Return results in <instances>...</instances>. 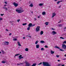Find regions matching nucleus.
I'll use <instances>...</instances> for the list:
<instances>
[{"label": "nucleus", "instance_id": "obj_43", "mask_svg": "<svg viewBox=\"0 0 66 66\" xmlns=\"http://www.w3.org/2000/svg\"><path fill=\"white\" fill-rule=\"evenodd\" d=\"M40 17V15L39 16H38V18H39Z\"/></svg>", "mask_w": 66, "mask_h": 66}, {"label": "nucleus", "instance_id": "obj_51", "mask_svg": "<svg viewBox=\"0 0 66 66\" xmlns=\"http://www.w3.org/2000/svg\"><path fill=\"white\" fill-rule=\"evenodd\" d=\"M61 7V6L60 5L59 6V8H60V7Z\"/></svg>", "mask_w": 66, "mask_h": 66}, {"label": "nucleus", "instance_id": "obj_47", "mask_svg": "<svg viewBox=\"0 0 66 66\" xmlns=\"http://www.w3.org/2000/svg\"><path fill=\"white\" fill-rule=\"evenodd\" d=\"M45 48H48V46H47V45H46L45 46Z\"/></svg>", "mask_w": 66, "mask_h": 66}, {"label": "nucleus", "instance_id": "obj_56", "mask_svg": "<svg viewBox=\"0 0 66 66\" xmlns=\"http://www.w3.org/2000/svg\"><path fill=\"white\" fill-rule=\"evenodd\" d=\"M6 6V5H4V6Z\"/></svg>", "mask_w": 66, "mask_h": 66}, {"label": "nucleus", "instance_id": "obj_64", "mask_svg": "<svg viewBox=\"0 0 66 66\" xmlns=\"http://www.w3.org/2000/svg\"><path fill=\"white\" fill-rule=\"evenodd\" d=\"M59 2H62V1H59Z\"/></svg>", "mask_w": 66, "mask_h": 66}, {"label": "nucleus", "instance_id": "obj_52", "mask_svg": "<svg viewBox=\"0 0 66 66\" xmlns=\"http://www.w3.org/2000/svg\"><path fill=\"white\" fill-rule=\"evenodd\" d=\"M6 31H9V30L7 29H6Z\"/></svg>", "mask_w": 66, "mask_h": 66}, {"label": "nucleus", "instance_id": "obj_12", "mask_svg": "<svg viewBox=\"0 0 66 66\" xmlns=\"http://www.w3.org/2000/svg\"><path fill=\"white\" fill-rule=\"evenodd\" d=\"M50 51H51V53L52 54H54V51H53L52 50H51Z\"/></svg>", "mask_w": 66, "mask_h": 66}, {"label": "nucleus", "instance_id": "obj_4", "mask_svg": "<svg viewBox=\"0 0 66 66\" xmlns=\"http://www.w3.org/2000/svg\"><path fill=\"white\" fill-rule=\"evenodd\" d=\"M40 27L39 26H37L36 28V31L37 32H39L40 30Z\"/></svg>", "mask_w": 66, "mask_h": 66}, {"label": "nucleus", "instance_id": "obj_19", "mask_svg": "<svg viewBox=\"0 0 66 66\" xmlns=\"http://www.w3.org/2000/svg\"><path fill=\"white\" fill-rule=\"evenodd\" d=\"M20 55V54H15V56H14V57H15L16 56H18V55Z\"/></svg>", "mask_w": 66, "mask_h": 66}, {"label": "nucleus", "instance_id": "obj_45", "mask_svg": "<svg viewBox=\"0 0 66 66\" xmlns=\"http://www.w3.org/2000/svg\"><path fill=\"white\" fill-rule=\"evenodd\" d=\"M51 29L52 30H55V29H54V28H51Z\"/></svg>", "mask_w": 66, "mask_h": 66}, {"label": "nucleus", "instance_id": "obj_54", "mask_svg": "<svg viewBox=\"0 0 66 66\" xmlns=\"http://www.w3.org/2000/svg\"><path fill=\"white\" fill-rule=\"evenodd\" d=\"M62 60H66V59H62Z\"/></svg>", "mask_w": 66, "mask_h": 66}, {"label": "nucleus", "instance_id": "obj_35", "mask_svg": "<svg viewBox=\"0 0 66 66\" xmlns=\"http://www.w3.org/2000/svg\"><path fill=\"white\" fill-rule=\"evenodd\" d=\"M60 3V1H59L58 2H57V4H59Z\"/></svg>", "mask_w": 66, "mask_h": 66}, {"label": "nucleus", "instance_id": "obj_15", "mask_svg": "<svg viewBox=\"0 0 66 66\" xmlns=\"http://www.w3.org/2000/svg\"><path fill=\"white\" fill-rule=\"evenodd\" d=\"M29 6L30 7H32L33 6V3H31L30 5H29Z\"/></svg>", "mask_w": 66, "mask_h": 66}, {"label": "nucleus", "instance_id": "obj_59", "mask_svg": "<svg viewBox=\"0 0 66 66\" xmlns=\"http://www.w3.org/2000/svg\"><path fill=\"white\" fill-rule=\"evenodd\" d=\"M64 56H65V57H66V54L64 55Z\"/></svg>", "mask_w": 66, "mask_h": 66}, {"label": "nucleus", "instance_id": "obj_40", "mask_svg": "<svg viewBox=\"0 0 66 66\" xmlns=\"http://www.w3.org/2000/svg\"><path fill=\"white\" fill-rule=\"evenodd\" d=\"M2 52H3V53H4V51L3 50H2Z\"/></svg>", "mask_w": 66, "mask_h": 66}, {"label": "nucleus", "instance_id": "obj_57", "mask_svg": "<svg viewBox=\"0 0 66 66\" xmlns=\"http://www.w3.org/2000/svg\"><path fill=\"white\" fill-rule=\"evenodd\" d=\"M65 66V65L63 64V65H62L61 66Z\"/></svg>", "mask_w": 66, "mask_h": 66}, {"label": "nucleus", "instance_id": "obj_2", "mask_svg": "<svg viewBox=\"0 0 66 66\" xmlns=\"http://www.w3.org/2000/svg\"><path fill=\"white\" fill-rule=\"evenodd\" d=\"M16 12H17L18 13H21L22 12H23L24 10L22 9H20L19 10H16Z\"/></svg>", "mask_w": 66, "mask_h": 66}, {"label": "nucleus", "instance_id": "obj_1", "mask_svg": "<svg viewBox=\"0 0 66 66\" xmlns=\"http://www.w3.org/2000/svg\"><path fill=\"white\" fill-rule=\"evenodd\" d=\"M42 65L43 66H51V64L48 62H42Z\"/></svg>", "mask_w": 66, "mask_h": 66}, {"label": "nucleus", "instance_id": "obj_22", "mask_svg": "<svg viewBox=\"0 0 66 66\" xmlns=\"http://www.w3.org/2000/svg\"><path fill=\"white\" fill-rule=\"evenodd\" d=\"M38 43V41L37 40V41H36V42H35V44L36 45H37V44Z\"/></svg>", "mask_w": 66, "mask_h": 66}, {"label": "nucleus", "instance_id": "obj_27", "mask_svg": "<svg viewBox=\"0 0 66 66\" xmlns=\"http://www.w3.org/2000/svg\"><path fill=\"white\" fill-rule=\"evenodd\" d=\"M30 27H28L27 28V30L28 31L30 30Z\"/></svg>", "mask_w": 66, "mask_h": 66}, {"label": "nucleus", "instance_id": "obj_28", "mask_svg": "<svg viewBox=\"0 0 66 66\" xmlns=\"http://www.w3.org/2000/svg\"><path fill=\"white\" fill-rule=\"evenodd\" d=\"M41 50L42 51H43L44 50V48H42L41 49Z\"/></svg>", "mask_w": 66, "mask_h": 66}, {"label": "nucleus", "instance_id": "obj_11", "mask_svg": "<svg viewBox=\"0 0 66 66\" xmlns=\"http://www.w3.org/2000/svg\"><path fill=\"white\" fill-rule=\"evenodd\" d=\"M17 43H18V45L19 46H20V47L21 46V44H20V42H17Z\"/></svg>", "mask_w": 66, "mask_h": 66}, {"label": "nucleus", "instance_id": "obj_62", "mask_svg": "<svg viewBox=\"0 0 66 66\" xmlns=\"http://www.w3.org/2000/svg\"><path fill=\"white\" fill-rule=\"evenodd\" d=\"M61 22V21H60L58 22V23H60Z\"/></svg>", "mask_w": 66, "mask_h": 66}, {"label": "nucleus", "instance_id": "obj_14", "mask_svg": "<svg viewBox=\"0 0 66 66\" xmlns=\"http://www.w3.org/2000/svg\"><path fill=\"white\" fill-rule=\"evenodd\" d=\"M36 48H39V45L38 44H37L36 45Z\"/></svg>", "mask_w": 66, "mask_h": 66}, {"label": "nucleus", "instance_id": "obj_6", "mask_svg": "<svg viewBox=\"0 0 66 66\" xmlns=\"http://www.w3.org/2000/svg\"><path fill=\"white\" fill-rule=\"evenodd\" d=\"M23 57H22V55H20L18 57V59L19 60H21V59H23Z\"/></svg>", "mask_w": 66, "mask_h": 66}, {"label": "nucleus", "instance_id": "obj_21", "mask_svg": "<svg viewBox=\"0 0 66 66\" xmlns=\"http://www.w3.org/2000/svg\"><path fill=\"white\" fill-rule=\"evenodd\" d=\"M25 50L26 51H29V49L28 48H26L25 49Z\"/></svg>", "mask_w": 66, "mask_h": 66}, {"label": "nucleus", "instance_id": "obj_26", "mask_svg": "<svg viewBox=\"0 0 66 66\" xmlns=\"http://www.w3.org/2000/svg\"><path fill=\"white\" fill-rule=\"evenodd\" d=\"M22 64H23V63H21L20 64H19V63L17 64V65H22Z\"/></svg>", "mask_w": 66, "mask_h": 66}, {"label": "nucleus", "instance_id": "obj_46", "mask_svg": "<svg viewBox=\"0 0 66 66\" xmlns=\"http://www.w3.org/2000/svg\"><path fill=\"white\" fill-rule=\"evenodd\" d=\"M3 15H4V14H1V16H2Z\"/></svg>", "mask_w": 66, "mask_h": 66}, {"label": "nucleus", "instance_id": "obj_16", "mask_svg": "<svg viewBox=\"0 0 66 66\" xmlns=\"http://www.w3.org/2000/svg\"><path fill=\"white\" fill-rule=\"evenodd\" d=\"M42 14L43 15H46V12H42Z\"/></svg>", "mask_w": 66, "mask_h": 66}, {"label": "nucleus", "instance_id": "obj_18", "mask_svg": "<svg viewBox=\"0 0 66 66\" xmlns=\"http://www.w3.org/2000/svg\"><path fill=\"white\" fill-rule=\"evenodd\" d=\"M49 23V22H46L45 23V25L46 26H47V25H48V24Z\"/></svg>", "mask_w": 66, "mask_h": 66}, {"label": "nucleus", "instance_id": "obj_58", "mask_svg": "<svg viewBox=\"0 0 66 66\" xmlns=\"http://www.w3.org/2000/svg\"><path fill=\"white\" fill-rule=\"evenodd\" d=\"M57 0H54V1H57Z\"/></svg>", "mask_w": 66, "mask_h": 66}, {"label": "nucleus", "instance_id": "obj_39", "mask_svg": "<svg viewBox=\"0 0 66 66\" xmlns=\"http://www.w3.org/2000/svg\"><path fill=\"white\" fill-rule=\"evenodd\" d=\"M20 19H18L17 20V21L18 22H19V21H20Z\"/></svg>", "mask_w": 66, "mask_h": 66}, {"label": "nucleus", "instance_id": "obj_29", "mask_svg": "<svg viewBox=\"0 0 66 66\" xmlns=\"http://www.w3.org/2000/svg\"><path fill=\"white\" fill-rule=\"evenodd\" d=\"M2 63H4H4H5V62L4 61H2Z\"/></svg>", "mask_w": 66, "mask_h": 66}, {"label": "nucleus", "instance_id": "obj_9", "mask_svg": "<svg viewBox=\"0 0 66 66\" xmlns=\"http://www.w3.org/2000/svg\"><path fill=\"white\" fill-rule=\"evenodd\" d=\"M52 18H53L54 16H56V13L55 12L53 13H52Z\"/></svg>", "mask_w": 66, "mask_h": 66}, {"label": "nucleus", "instance_id": "obj_10", "mask_svg": "<svg viewBox=\"0 0 66 66\" xmlns=\"http://www.w3.org/2000/svg\"><path fill=\"white\" fill-rule=\"evenodd\" d=\"M4 43L5 45H8L9 44V42H4Z\"/></svg>", "mask_w": 66, "mask_h": 66}, {"label": "nucleus", "instance_id": "obj_25", "mask_svg": "<svg viewBox=\"0 0 66 66\" xmlns=\"http://www.w3.org/2000/svg\"><path fill=\"white\" fill-rule=\"evenodd\" d=\"M58 26H59V27H62V24H59L58 25Z\"/></svg>", "mask_w": 66, "mask_h": 66}, {"label": "nucleus", "instance_id": "obj_50", "mask_svg": "<svg viewBox=\"0 0 66 66\" xmlns=\"http://www.w3.org/2000/svg\"><path fill=\"white\" fill-rule=\"evenodd\" d=\"M23 39H25V38H26V37H23Z\"/></svg>", "mask_w": 66, "mask_h": 66}, {"label": "nucleus", "instance_id": "obj_23", "mask_svg": "<svg viewBox=\"0 0 66 66\" xmlns=\"http://www.w3.org/2000/svg\"><path fill=\"white\" fill-rule=\"evenodd\" d=\"M43 33H44V32H43V31H41L40 32V34L41 35H42V34H43Z\"/></svg>", "mask_w": 66, "mask_h": 66}, {"label": "nucleus", "instance_id": "obj_33", "mask_svg": "<svg viewBox=\"0 0 66 66\" xmlns=\"http://www.w3.org/2000/svg\"><path fill=\"white\" fill-rule=\"evenodd\" d=\"M60 38L61 39H64V38H63L62 37H60Z\"/></svg>", "mask_w": 66, "mask_h": 66}, {"label": "nucleus", "instance_id": "obj_20", "mask_svg": "<svg viewBox=\"0 0 66 66\" xmlns=\"http://www.w3.org/2000/svg\"><path fill=\"white\" fill-rule=\"evenodd\" d=\"M40 43H45V41L43 40H41L40 41Z\"/></svg>", "mask_w": 66, "mask_h": 66}, {"label": "nucleus", "instance_id": "obj_36", "mask_svg": "<svg viewBox=\"0 0 66 66\" xmlns=\"http://www.w3.org/2000/svg\"><path fill=\"white\" fill-rule=\"evenodd\" d=\"M13 40H14V41H16V40H17V39L15 38Z\"/></svg>", "mask_w": 66, "mask_h": 66}, {"label": "nucleus", "instance_id": "obj_41", "mask_svg": "<svg viewBox=\"0 0 66 66\" xmlns=\"http://www.w3.org/2000/svg\"><path fill=\"white\" fill-rule=\"evenodd\" d=\"M35 24H33L32 25V27H34V26H35Z\"/></svg>", "mask_w": 66, "mask_h": 66}, {"label": "nucleus", "instance_id": "obj_61", "mask_svg": "<svg viewBox=\"0 0 66 66\" xmlns=\"http://www.w3.org/2000/svg\"><path fill=\"white\" fill-rule=\"evenodd\" d=\"M35 20H36V19L35 18Z\"/></svg>", "mask_w": 66, "mask_h": 66}, {"label": "nucleus", "instance_id": "obj_3", "mask_svg": "<svg viewBox=\"0 0 66 66\" xmlns=\"http://www.w3.org/2000/svg\"><path fill=\"white\" fill-rule=\"evenodd\" d=\"M26 64V65L25 66H30V64L28 62L25 61L24 62Z\"/></svg>", "mask_w": 66, "mask_h": 66}, {"label": "nucleus", "instance_id": "obj_8", "mask_svg": "<svg viewBox=\"0 0 66 66\" xmlns=\"http://www.w3.org/2000/svg\"><path fill=\"white\" fill-rule=\"evenodd\" d=\"M51 34H52V35H55V34H56L57 33L54 31H53L51 33Z\"/></svg>", "mask_w": 66, "mask_h": 66}, {"label": "nucleus", "instance_id": "obj_34", "mask_svg": "<svg viewBox=\"0 0 66 66\" xmlns=\"http://www.w3.org/2000/svg\"><path fill=\"white\" fill-rule=\"evenodd\" d=\"M66 41H64L63 42V44H66Z\"/></svg>", "mask_w": 66, "mask_h": 66}, {"label": "nucleus", "instance_id": "obj_55", "mask_svg": "<svg viewBox=\"0 0 66 66\" xmlns=\"http://www.w3.org/2000/svg\"><path fill=\"white\" fill-rule=\"evenodd\" d=\"M57 61H58V62H60V60H58Z\"/></svg>", "mask_w": 66, "mask_h": 66}, {"label": "nucleus", "instance_id": "obj_37", "mask_svg": "<svg viewBox=\"0 0 66 66\" xmlns=\"http://www.w3.org/2000/svg\"><path fill=\"white\" fill-rule=\"evenodd\" d=\"M5 11H7V8H5Z\"/></svg>", "mask_w": 66, "mask_h": 66}, {"label": "nucleus", "instance_id": "obj_63", "mask_svg": "<svg viewBox=\"0 0 66 66\" xmlns=\"http://www.w3.org/2000/svg\"><path fill=\"white\" fill-rule=\"evenodd\" d=\"M31 13L32 14H33V12H31Z\"/></svg>", "mask_w": 66, "mask_h": 66}, {"label": "nucleus", "instance_id": "obj_17", "mask_svg": "<svg viewBox=\"0 0 66 66\" xmlns=\"http://www.w3.org/2000/svg\"><path fill=\"white\" fill-rule=\"evenodd\" d=\"M44 4L43 3H40L39 4V6H43V5Z\"/></svg>", "mask_w": 66, "mask_h": 66}, {"label": "nucleus", "instance_id": "obj_32", "mask_svg": "<svg viewBox=\"0 0 66 66\" xmlns=\"http://www.w3.org/2000/svg\"><path fill=\"white\" fill-rule=\"evenodd\" d=\"M27 24V23H23L22 24L23 26H25Z\"/></svg>", "mask_w": 66, "mask_h": 66}, {"label": "nucleus", "instance_id": "obj_48", "mask_svg": "<svg viewBox=\"0 0 66 66\" xmlns=\"http://www.w3.org/2000/svg\"><path fill=\"white\" fill-rule=\"evenodd\" d=\"M4 3H5V4H7V2H5Z\"/></svg>", "mask_w": 66, "mask_h": 66}, {"label": "nucleus", "instance_id": "obj_38", "mask_svg": "<svg viewBox=\"0 0 66 66\" xmlns=\"http://www.w3.org/2000/svg\"><path fill=\"white\" fill-rule=\"evenodd\" d=\"M56 57H59V55H56Z\"/></svg>", "mask_w": 66, "mask_h": 66}, {"label": "nucleus", "instance_id": "obj_5", "mask_svg": "<svg viewBox=\"0 0 66 66\" xmlns=\"http://www.w3.org/2000/svg\"><path fill=\"white\" fill-rule=\"evenodd\" d=\"M62 47L63 49H64V50L66 49V45L64 44H62Z\"/></svg>", "mask_w": 66, "mask_h": 66}, {"label": "nucleus", "instance_id": "obj_42", "mask_svg": "<svg viewBox=\"0 0 66 66\" xmlns=\"http://www.w3.org/2000/svg\"><path fill=\"white\" fill-rule=\"evenodd\" d=\"M3 19L2 18H0V20H2Z\"/></svg>", "mask_w": 66, "mask_h": 66}, {"label": "nucleus", "instance_id": "obj_44", "mask_svg": "<svg viewBox=\"0 0 66 66\" xmlns=\"http://www.w3.org/2000/svg\"><path fill=\"white\" fill-rule=\"evenodd\" d=\"M42 64V62H41L39 64H38V65H41V64Z\"/></svg>", "mask_w": 66, "mask_h": 66}, {"label": "nucleus", "instance_id": "obj_24", "mask_svg": "<svg viewBox=\"0 0 66 66\" xmlns=\"http://www.w3.org/2000/svg\"><path fill=\"white\" fill-rule=\"evenodd\" d=\"M55 47L56 48H57V49H60V48L59 47H58L57 46H55Z\"/></svg>", "mask_w": 66, "mask_h": 66}, {"label": "nucleus", "instance_id": "obj_53", "mask_svg": "<svg viewBox=\"0 0 66 66\" xmlns=\"http://www.w3.org/2000/svg\"><path fill=\"white\" fill-rule=\"evenodd\" d=\"M28 37H30V38H31V36H28Z\"/></svg>", "mask_w": 66, "mask_h": 66}, {"label": "nucleus", "instance_id": "obj_7", "mask_svg": "<svg viewBox=\"0 0 66 66\" xmlns=\"http://www.w3.org/2000/svg\"><path fill=\"white\" fill-rule=\"evenodd\" d=\"M13 4L15 7H17L18 5V4L16 3L15 2L13 3Z\"/></svg>", "mask_w": 66, "mask_h": 66}, {"label": "nucleus", "instance_id": "obj_49", "mask_svg": "<svg viewBox=\"0 0 66 66\" xmlns=\"http://www.w3.org/2000/svg\"><path fill=\"white\" fill-rule=\"evenodd\" d=\"M11 35H12V34H11V33H10V34H9V36H11Z\"/></svg>", "mask_w": 66, "mask_h": 66}, {"label": "nucleus", "instance_id": "obj_60", "mask_svg": "<svg viewBox=\"0 0 66 66\" xmlns=\"http://www.w3.org/2000/svg\"><path fill=\"white\" fill-rule=\"evenodd\" d=\"M64 29H66V27H65L64 28Z\"/></svg>", "mask_w": 66, "mask_h": 66}, {"label": "nucleus", "instance_id": "obj_13", "mask_svg": "<svg viewBox=\"0 0 66 66\" xmlns=\"http://www.w3.org/2000/svg\"><path fill=\"white\" fill-rule=\"evenodd\" d=\"M32 23H30L28 25V27H32Z\"/></svg>", "mask_w": 66, "mask_h": 66}, {"label": "nucleus", "instance_id": "obj_30", "mask_svg": "<svg viewBox=\"0 0 66 66\" xmlns=\"http://www.w3.org/2000/svg\"><path fill=\"white\" fill-rule=\"evenodd\" d=\"M62 65V64H58V66H61V65Z\"/></svg>", "mask_w": 66, "mask_h": 66}, {"label": "nucleus", "instance_id": "obj_31", "mask_svg": "<svg viewBox=\"0 0 66 66\" xmlns=\"http://www.w3.org/2000/svg\"><path fill=\"white\" fill-rule=\"evenodd\" d=\"M59 50L60 51H64V50L62 49H60Z\"/></svg>", "mask_w": 66, "mask_h": 66}]
</instances>
